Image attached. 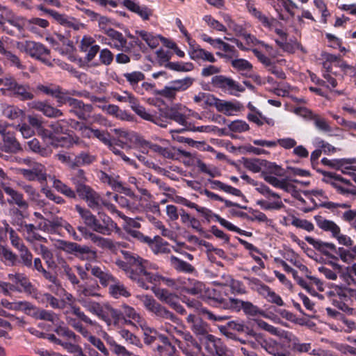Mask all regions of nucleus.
I'll return each mask as SVG.
<instances>
[{
	"label": "nucleus",
	"instance_id": "obj_1",
	"mask_svg": "<svg viewBox=\"0 0 356 356\" xmlns=\"http://www.w3.org/2000/svg\"><path fill=\"white\" fill-rule=\"evenodd\" d=\"M81 302L87 312L97 316L108 327H118L122 321L126 324H131V321L127 320L121 311L113 308L109 304L102 305L99 302Z\"/></svg>",
	"mask_w": 356,
	"mask_h": 356
},
{
	"label": "nucleus",
	"instance_id": "obj_2",
	"mask_svg": "<svg viewBox=\"0 0 356 356\" xmlns=\"http://www.w3.org/2000/svg\"><path fill=\"white\" fill-rule=\"evenodd\" d=\"M76 210L84 220L85 224L94 232L104 235L111 234L112 230L116 227V224L108 216H104L101 224L97 218L88 210L76 207Z\"/></svg>",
	"mask_w": 356,
	"mask_h": 356
},
{
	"label": "nucleus",
	"instance_id": "obj_3",
	"mask_svg": "<svg viewBox=\"0 0 356 356\" xmlns=\"http://www.w3.org/2000/svg\"><path fill=\"white\" fill-rule=\"evenodd\" d=\"M80 197L85 200L88 205L92 209H99L104 206L108 209H113V204L110 201L104 200L100 195L88 185H79L76 191Z\"/></svg>",
	"mask_w": 356,
	"mask_h": 356
},
{
	"label": "nucleus",
	"instance_id": "obj_4",
	"mask_svg": "<svg viewBox=\"0 0 356 356\" xmlns=\"http://www.w3.org/2000/svg\"><path fill=\"white\" fill-rule=\"evenodd\" d=\"M138 298L142 301L145 307L157 317L165 321H170L175 324H179V318L165 307L157 302L152 296L145 295Z\"/></svg>",
	"mask_w": 356,
	"mask_h": 356
},
{
	"label": "nucleus",
	"instance_id": "obj_5",
	"mask_svg": "<svg viewBox=\"0 0 356 356\" xmlns=\"http://www.w3.org/2000/svg\"><path fill=\"white\" fill-rule=\"evenodd\" d=\"M256 190L266 197V200L257 201V204L265 210H280L284 207V204L279 194L273 192L269 187L261 184Z\"/></svg>",
	"mask_w": 356,
	"mask_h": 356
},
{
	"label": "nucleus",
	"instance_id": "obj_6",
	"mask_svg": "<svg viewBox=\"0 0 356 356\" xmlns=\"http://www.w3.org/2000/svg\"><path fill=\"white\" fill-rule=\"evenodd\" d=\"M317 225L319 228L325 232H330L333 238H336L338 243L345 246H351L353 241L347 235L341 233V228L334 221L327 220L321 216L316 218Z\"/></svg>",
	"mask_w": 356,
	"mask_h": 356
},
{
	"label": "nucleus",
	"instance_id": "obj_7",
	"mask_svg": "<svg viewBox=\"0 0 356 356\" xmlns=\"http://www.w3.org/2000/svg\"><path fill=\"white\" fill-rule=\"evenodd\" d=\"M28 167V168H18L17 173L29 181H38L40 183L47 181V169L43 164L32 159Z\"/></svg>",
	"mask_w": 356,
	"mask_h": 356
},
{
	"label": "nucleus",
	"instance_id": "obj_8",
	"mask_svg": "<svg viewBox=\"0 0 356 356\" xmlns=\"http://www.w3.org/2000/svg\"><path fill=\"white\" fill-rule=\"evenodd\" d=\"M17 48L21 51L25 52L31 57L41 60L45 63H49L48 56L49 50L43 44L33 41L19 42L17 43Z\"/></svg>",
	"mask_w": 356,
	"mask_h": 356
},
{
	"label": "nucleus",
	"instance_id": "obj_9",
	"mask_svg": "<svg viewBox=\"0 0 356 356\" xmlns=\"http://www.w3.org/2000/svg\"><path fill=\"white\" fill-rule=\"evenodd\" d=\"M129 279L136 282L140 287L145 290L150 289L149 284L154 286L159 284V274L143 270V269H138L135 273L131 271Z\"/></svg>",
	"mask_w": 356,
	"mask_h": 356
},
{
	"label": "nucleus",
	"instance_id": "obj_10",
	"mask_svg": "<svg viewBox=\"0 0 356 356\" xmlns=\"http://www.w3.org/2000/svg\"><path fill=\"white\" fill-rule=\"evenodd\" d=\"M211 84L235 96L245 90L244 87L240 83L222 75L214 76L211 79Z\"/></svg>",
	"mask_w": 356,
	"mask_h": 356
},
{
	"label": "nucleus",
	"instance_id": "obj_11",
	"mask_svg": "<svg viewBox=\"0 0 356 356\" xmlns=\"http://www.w3.org/2000/svg\"><path fill=\"white\" fill-rule=\"evenodd\" d=\"M145 145L149 147L153 152L158 153L163 158L177 160L179 159L180 156H183L186 158H191L192 154L189 152L184 151L181 149H177L174 147H163L157 144H153L149 142H145Z\"/></svg>",
	"mask_w": 356,
	"mask_h": 356
},
{
	"label": "nucleus",
	"instance_id": "obj_12",
	"mask_svg": "<svg viewBox=\"0 0 356 356\" xmlns=\"http://www.w3.org/2000/svg\"><path fill=\"white\" fill-rule=\"evenodd\" d=\"M152 290L159 300L168 305L178 313L184 314L185 309L179 303V298L175 293L161 288L152 287Z\"/></svg>",
	"mask_w": 356,
	"mask_h": 356
},
{
	"label": "nucleus",
	"instance_id": "obj_13",
	"mask_svg": "<svg viewBox=\"0 0 356 356\" xmlns=\"http://www.w3.org/2000/svg\"><path fill=\"white\" fill-rule=\"evenodd\" d=\"M105 33L108 38H103L102 40V42L118 51H127L129 50L127 47V40L122 33L113 29H108L105 31Z\"/></svg>",
	"mask_w": 356,
	"mask_h": 356
},
{
	"label": "nucleus",
	"instance_id": "obj_14",
	"mask_svg": "<svg viewBox=\"0 0 356 356\" xmlns=\"http://www.w3.org/2000/svg\"><path fill=\"white\" fill-rule=\"evenodd\" d=\"M70 112L74 113L80 120H87L93 111L91 104H84L82 101L74 99H69Z\"/></svg>",
	"mask_w": 356,
	"mask_h": 356
},
{
	"label": "nucleus",
	"instance_id": "obj_15",
	"mask_svg": "<svg viewBox=\"0 0 356 356\" xmlns=\"http://www.w3.org/2000/svg\"><path fill=\"white\" fill-rule=\"evenodd\" d=\"M87 269H90L92 275L99 280L103 286H107L115 281L113 275L104 267L93 266L90 263H86Z\"/></svg>",
	"mask_w": 356,
	"mask_h": 356
},
{
	"label": "nucleus",
	"instance_id": "obj_16",
	"mask_svg": "<svg viewBox=\"0 0 356 356\" xmlns=\"http://www.w3.org/2000/svg\"><path fill=\"white\" fill-rule=\"evenodd\" d=\"M63 290L65 299H63L62 300H65L66 306L68 305L72 309V313L81 321H83L84 323L91 325H95V322L92 321L85 314V312L81 309V308L79 306L74 304L75 298L73 296V295L69 292H67L65 289Z\"/></svg>",
	"mask_w": 356,
	"mask_h": 356
},
{
	"label": "nucleus",
	"instance_id": "obj_17",
	"mask_svg": "<svg viewBox=\"0 0 356 356\" xmlns=\"http://www.w3.org/2000/svg\"><path fill=\"white\" fill-rule=\"evenodd\" d=\"M1 186L6 194L10 197L8 200L10 204H15L23 209H26L29 207V203L24 199L22 193L6 185L5 183H1Z\"/></svg>",
	"mask_w": 356,
	"mask_h": 356
},
{
	"label": "nucleus",
	"instance_id": "obj_18",
	"mask_svg": "<svg viewBox=\"0 0 356 356\" xmlns=\"http://www.w3.org/2000/svg\"><path fill=\"white\" fill-rule=\"evenodd\" d=\"M31 108L42 112L48 118H59L63 116V112L49 104L47 102L34 101L30 104Z\"/></svg>",
	"mask_w": 356,
	"mask_h": 356
},
{
	"label": "nucleus",
	"instance_id": "obj_19",
	"mask_svg": "<svg viewBox=\"0 0 356 356\" xmlns=\"http://www.w3.org/2000/svg\"><path fill=\"white\" fill-rule=\"evenodd\" d=\"M40 225L35 226L33 224H23L21 225V231L27 241L33 243L35 241L47 242V238L38 234Z\"/></svg>",
	"mask_w": 356,
	"mask_h": 356
},
{
	"label": "nucleus",
	"instance_id": "obj_20",
	"mask_svg": "<svg viewBox=\"0 0 356 356\" xmlns=\"http://www.w3.org/2000/svg\"><path fill=\"white\" fill-rule=\"evenodd\" d=\"M187 322L191 324V329L197 336L207 337L209 335V326L201 318L189 314L186 318Z\"/></svg>",
	"mask_w": 356,
	"mask_h": 356
},
{
	"label": "nucleus",
	"instance_id": "obj_21",
	"mask_svg": "<svg viewBox=\"0 0 356 356\" xmlns=\"http://www.w3.org/2000/svg\"><path fill=\"white\" fill-rule=\"evenodd\" d=\"M204 347L206 350L211 355L223 354L227 348L222 344L220 339L216 338L211 334H209L205 337Z\"/></svg>",
	"mask_w": 356,
	"mask_h": 356
},
{
	"label": "nucleus",
	"instance_id": "obj_22",
	"mask_svg": "<svg viewBox=\"0 0 356 356\" xmlns=\"http://www.w3.org/2000/svg\"><path fill=\"white\" fill-rule=\"evenodd\" d=\"M334 269L338 270L341 273V277L348 284H354L356 285V263L348 266L345 268L338 264L334 263Z\"/></svg>",
	"mask_w": 356,
	"mask_h": 356
},
{
	"label": "nucleus",
	"instance_id": "obj_23",
	"mask_svg": "<svg viewBox=\"0 0 356 356\" xmlns=\"http://www.w3.org/2000/svg\"><path fill=\"white\" fill-rule=\"evenodd\" d=\"M17 186H19L28 195L31 202L35 203L40 207H42L46 205L44 200H40V193L32 185L25 184L23 181H18Z\"/></svg>",
	"mask_w": 356,
	"mask_h": 356
},
{
	"label": "nucleus",
	"instance_id": "obj_24",
	"mask_svg": "<svg viewBox=\"0 0 356 356\" xmlns=\"http://www.w3.org/2000/svg\"><path fill=\"white\" fill-rule=\"evenodd\" d=\"M242 106L239 102H233L220 99L219 103L216 105V110L218 112L230 116L235 115L236 113L241 111Z\"/></svg>",
	"mask_w": 356,
	"mask_h": 356
},
{
	"label": "nucleus",
	"instance_id": "obj_25",
	"mask_svg": "<svg viewBox=\"0 0 356 356\" xmlns=\"http://www.w3.org/2000/svg\"><path fill=\"white\" fill-rule=\"evenodd\" d=\"M258 293L266 298L268 302L275 304L277 306H283L284 302L282 298L272 291L269 286L264 284H261L257 287Z\"/></svg>",
	"mask_w": 356,
	"mask_h": 356
},
{
	"label": "nucleus",
	"instance_id": "obj_26",
	"mask_svg": "<svg viewBox=\"0 0 356 356\" xmlns=\"http://www.w3.org/2000/svg\"><path fill=\"white\" fill-rule=\"evenodd\" d=\"M189 55L193 60H202L209 63H215L216 59L214 56L209 51H206L200 47H194L191 43Z\"/></svg>",
	"mask_w": 356,
	"mask_h": 356
},
{
	"label": "nucleus",
	"instance_id": "obj_27",
	"mask_svg": "<svg viewBox=\"0 0 356 356\" xmlns=\"http://www.w3.org/2000/svg\"><path fill=\"white\" fill-rule=\"evenodd\" d=\"M124 6L130 11L136 13L144 20L149 19L152 12L145 6H140L138 3L132 0H124Z\"/></svg>",
	"mask_w": 356,
	"mask_h": 356
},
{
	"label": "nucleus",
	"instance_id": "obj_28",
	"mask_svg": "<svg viewBox=\"0 0 356 356\" xmlns=\"http://www.w3.org/2000/svg\"><path fill=\"white\" fill-rule=\"evenodd\" d=\"M58 266L60 274L65 276L72 285H78L80 283L79 279L76 275L72 268L64 259H58Z\"/></svg>",
	"mask_w": 356,
	"mask_h": 356
},
{
	"label": "nucleus",
	"instance_id": "obj_29",
	"mask_svg": "<svg viewBox=\"0 0 356 356\" xmlns=\"http://www.w3.org/2000/svg\"><path fill=\"white\" fill-rule=\"evenodd\" d=\"M2 140L3 142V150L6 152L15 153L22 149L20 144L13 133L6 131L2 136Z\"/></svg>",
	"mask_w": 356,
	"mask_h": 356
},
{
	"label": "nucleus",
	"instance_id": "obj_30",
	"mask_svg": "<svg viewBox=\"0 0 356 356\" xmlns=\"http://www.w3.org/2000/svg\"><path fill=\"white\" fill-rule=\"evenodd\" d=\"M35 296V298L38 299L39 302L43 304H49L50 307L53 309H63L66 307L65 300H60L50 293H45L39 294V296H37L36 293Z\"/></svg>",
	"mask_w": 356,
	"mask_h": 356
},
{
	"label": "nucleus",
	"instance_id": "obj_31",
	"mask_svg": "<svg viewBox=\"0 0 356 356\" xmlns=\"http://www.w3.org/2000/svg\"><path fill=\"white\" fill-rule=\"evenodd\" d=\"M261 176L269 184L284 191L289 192L293 188L285 179H280L276 176L271 175L269 173H261Z\"/></svg>",
	"mask_w": 356,
	"mask_h": 356
},
{
	"label": "nucleus",
	"instance_id": "obj_32",
	"mask_svg": "<svg viewBox=\"0 0 356 356\" xmlns=\"http://www.w3.org/2000/svg\"><path fill=\"white\" fill-rule=\"evenodd\" d=\"M261 176L269 184L284 191L289 192L293 188L285 179H280L276 176L271 175L269 173H261Z\"/></svg>",
	"mask_w": 356,
	"mask_h": 356
},
{
	"label": "nucleus",
	"instance_id": "obj_33",
	"mask_svg": "<svg viewBox=\"0 0 356 356\" xmlns=\"http://www.w3.org/2000/svg\"><path fill=\"white\" fill-rule=\"evenodd\" d=\"M109 285V294L114 298H120L121 297L129 298L131 296V293L127 288L115 278V281Z\"/></svg>",
	"mask_w": 356,
	"mask_h": 356
},
{
	"label": "nucleus",
	"instance_id": "obj_34",
	"mask_svg": "<svg viewBox=\"0 0 356 356\" xmlns=\"http://www.w3.org/2000/svg\"><path fill=\"white\" fill-rule=\"evenodd\" d=\"M31 316L36 319L44 320L56 323L58 321L59 318L55 313L44 309H40L33 305Z\"/></svg>",
	"mask_w": 356,
	"mask_h": 356
},
{
	"label": "nucleus",
	"instance_id": "obj_35",
	"mask_svg": "<svg viewBox=\"0 0 356 356\" xmlns=\"http://www.w3.org/2000/svg\"><path fill=\"white\" fill-rule=\"evenodd\" d=\"M181 105L180 104L168 108L165 110V115L179 124L185 126L186 124V120L184 115L180 112L181 111Z\"/></svg>",
	"mask_w": 356,
	"mask_h": 356
},
{
	"label": "nucleus",
	"instance_id": "obj_36",
	"mask_svg": "<svg viewBox=\"0 0 356 356\" xmlns=\"http://www.w3.org/2000/svg\"><path fill=\"white\" fill-rule=\"evenodd\" d=\"M227 296L225 292V289L224 288L219 289H207V292L206 293L207 298L211 299L216 302L218 304V306L223 309V305L225 302H226L227 299L225 298V296Z\"/></svg>",
	"mask_w": 356,
	"mask_h": 356
},
{
	"label": "nucleus",
	"instance_id": "obj_37",
	"mask_svg": "<svg viewBox=\"0 0 356 356\" xmlns=\"http://www.w3.org/2000/svg\"><path fill=\"white\" fill-rule=\"evenodd\" d=\"M78 294V302L81 305V306L83 307V304L81 301H86V302H96L94 300H92L91 299L88 298V297H99L100 296V294L95 292L92 287L87 286L85 285H80L79 287V289L77 291Z\"/></svg>",
	"mask_w": 356,
	"mask_h": 356
},
{
	"label": "nucleus",
	"instance_id": "obj_38",
	"mask_svg": "<svg viewBox=\"0 0 356 356\" xmlns=\"http://www.w3.org/2000/svg\"><path fill=\"white\" fill-rule=\"evenodd\" d=\"M350 247L349 249L339 248L337 251L339 258L347 264H353L356 261V245Z\"/></svg>",
	"mask_w": 356,
	"mask_h": 356
},
{
	"label": "nucleus",
	"instance_id": "obj_39",
	"mask_svg": "<svg viewBox=\"0 0 356 356\" xmlns=\"http://www.w3.org/2000/svg\"><path fill=\"white\" fill-rule=\"evenodd\" d=\"M12 94L23 101L31 100L34 98L31 89L28 84L18 83Z\"/></svg>",
	"mask_w": 356,
	"mask_h": 356
},
{
	"label": "nucleus",
	"instance_id": "obj_40",
	"mask_svg": "<svg viewBox=\"0 0 356 356\" xmlns=\"http://www.w3.org/2000/svg\"><path fill=\"white\" fill-rule=\"evenodd\" d=\"M88 239H90L95 245L102 249L114 250L116 248L115 243L111 239L103 238L92 232L88 235Z\"/></svg>",
	"mask_w": 356,
	"mask_h": 356
},
{
	"label": "nucleus",
	"instance_id": "obj_41",
	"mask_svg": "<svg viewBox=\"0 0 356 356\" xmlns=\"http://www.w3.org/2000/svg\"><path fill=\"white\" fill-rule=\"evenodd\" d=\"M127 259L129 263L134 266H137L138 269H143V270L147 271L151 269H158V266L156 264L143 259L138 255H137V257H129Z\"/></svg>",
	"mask_w": 356,
	"mask_h": 356
},
{
	"label": "nucleus",
	"instance_id": "obj_42",
	"mask_svg": "<svg viewBox=\"0 0 356 356\" xmlns=\"http://www.w3.org/2000/svg\"><path fill=\"white\" fill-rule=\"evenodd\" d=\"M195 165L200 172L208 175L211 178L220 177L221 175V172L218 168L208 165L200 159L196 160Z\"/></svg>",
	"mask_w": 356,
	"mask_h": 356
},
{
	"label": "nucleus",
	"instance_id": "obj_43",
	"mask_svg": "<svg viewBox=\"0 0 356 356\" xmlns=\"http://www.w3.org/2000/svg\"><path fill=\"white\" fill-rule=\"evenodd\" d=\"M124 257L125 259V261H122L120 259H117L115 261V264L122 269L127 274V277L129 278L130 272L132 271L133 273H135L136 270H138L137 266H134L132 264L129 263L128 261L129 257H137L136 254H131L129 252H124Z\"/></svg>",
	"mask_w": 356,
	"mask_h": 356
},
{
	"label": "nucleus",
	"instance_id": "obj_44",
	"mask_svg": "<svg viewBox=\"0 0 356 356\" xmlns=\"http://www.w3.org/2000/svg\"><path fill=\"white\" fill-rule=\"evenodd\" d=\"M208 181L211 184V188L213 189L218 188L225 191V193L232 194L236 196H240L241 195V192L240 190L235 188L231 186L227 185L221 182L220 181L208 179Z\"/></svg>",
	"mask_w": 356,
	"mask_h": 356
},
{
	"label": "nucleus",
	"instance_id": "obj_45",
	"mask_svg": "<svg viewBox=\"0 0 356 356\" xmlns=\"http://www.w3.org/2000/svg\"><path fill=\"white\" fill-rule=\"evenodd\" d=\"M194 82V79L191 77H186L182 79H177L172 81L170 83V85L173 88L175 92L184 91L187 90Z\"/></svg>",
	"mask_w": 356,
	"mask_h": 356
},
{
	"label": "nucleus",
	"instance_id": "obj_46",
	"mask_svg": "<svg viewBox=\"0 0 356 356\" xmlns=\"http://www.w3.org/2000/svg\"><path fill=\"white\" fill-rule=\"evenodd\" d=\"M264 349L273 356H288L282 350V346L273 339H268V343Z\"/></svg>",
	"mask_w": 356,
	"mask_h": 356
},
{
	"label": "nucleus",
	"instance_id": "obj_47",
	"mask_svg": "<svg viewBox=\"0 0 356 356\" xmlns=\"http://www.w3.org/2000/svg\"><path fill=\"white\" fill-rule=\"evenodd\" d=\"M76 257L81 261H92L97 258V253L87 245H81L80 252L76 254Z\"/></svg>",
	"mask_w": 356,
	"mask_h": 356
},
{
	"label": "nucleus",
	"instance_id": "obj_48",
	"mask_svg": "<svg viewBox=\"0 0 356 356\" xmlns=\"http://www.w3.org/2000/svg\"><path fill=\"white\" fill-rule=\"evenodd\" d=\"M171 265L179 271L186 273H193L195 270L193 266L190 264L178 259L175 256H171L170 258Z\"/></svg>",
	"mask_w": 356,
	"mask_h": 356
},
{
	"label": "nucleus",
	"instance_id": "obj_49",
	"mask_svg": "<svg viewBox=\"0 0 356 356\" xmlns=\"http://www.w3.org/2000/svg\"><path fill=\"white\" fill-rule=\"evenodd\" d=\"M247 7L249 13L256 17L262 24L266 27H270L272 25V21L270 20L266 15L261 11L257 10L253 4L250 2L247 3Z\"/></svg>",
	"mask_w": 356,
	"mask_h": 356
},
{
	"label": "nucleus",
	"instance_id": "obj_50",
	"mask_svg": "<svg viewBox=\"0 0 356 356\" xmlns=\"http://www.w3.org/2000/svg\"><path fill=\"white\" fill-rule=\"evenodd\" d=\"M5 117L10 120L19 119L24 115V112L13 105H6L3 109Z\"/></svg>",
	"mask_w": 356,
	"mask_h": 356
},
{
	"label": "nucleus",
	"instance_id": "obj_51",
	"mask_svg": "<svg viewBox=\"0 0 356 356\" xmlns=\"http://www.w3.org/2000/svg\"><path fill=\"white\" fill-rule=\"evenodd\" d=\"M207 289L203 282L195 281L192 286L186 287L185 291L191 295L205 297Z\"/></svg>",
	"mask_w": 356,
	"mask_h": 356
},
{
	"label": "nucleus",
	"instance_id": "obj_52",
	"mask_svg": "<svg viewBox=\"0 0 356 356\" xmlns=\"http://www.w3.org/2000/svg\"><path fill=\"white\" fill-rule=\"evenodd\" d=\"M123 316L134 321L137 323H138L140 326L143 323V318L140 316V315L131 307L124 305L122 306V312Z\"/></svg>",
	"mask_w": 356,
	"mask_h": 356
},
{
	"label": "nucleus",
	"instance_id": "obj_53",
	"mask_svg": "<svg viewBox=\"0 0 356 356\" xmlns=\"http://www.w3.org/2000/svg\"><path fill=\"white\" fill-rule=\"evenodd\" d=\"M124 77L131 86V87L135 89L138 83L145 79V74L141 72L134 71L124 73Z\"/></svg>",
	"mask_w": 356,
	"mask_h": 356
},
{
	"label": "nucleus",
	"instance_id": "obj_54",
	"mask_svg": "<svg viewBox=\"0 0 356 356\" xmlns=\"http://www.w3.org/2000/svg\"><path fill=\"white\" fill-rule=\"evenodd\" d=\"M86 338L92 345H93L95 348H97L104 355L108 356L109 351L104 346L102 341L96 337L95 336L91 334L90 332L86 336Z\"/></svg>",
	"mask_w": 356,
	"mask_h": 356
},
{
	"label": "nucleus",
	"instance_id": "obj_55",
	"mask_svg": "<svg viewBox=\"0 0 356 356\" xmlns=\"http://www.w3.org/2000/svg\"><path fill=\"white\" fill-rule=\"evenodd\" d=\"M286 339H288L290 341H292V349L294 351L298 352V353H307L308 352L311 348V344L308 343H300L298 342V340L296 337L294 336H292L291 334H286L285 337Z\"/></svg>",
	"mask_w": 356,
	"mask_h": 356
},
{
	"label": "nucleus",
	"instance_id": "obj_56",
	"mask_svg": "<svg viewBox=\"0 0 356 356\" xmlns=\"http://www.w3.org/2000/svg\"><path fill=\"white\" fill-rule=\"evenodd\" d=\"M54 187L60 193L70 198H75V192L69 186L64 183L61 182L58 179H54L53 182Z\"/></svg>",
	"mask_w": 356,
	"mask_h": 356
},
{
	"label": "nucleus",
	"instance_id": "obj_57",
	"mask_svg": "<svg viewBox=\"0 0 356 356\" xmlns=\"http://www.w3.org/2000/svg\"><path fill=\"white\" fill-rule=\"evenodd\" d=\"M266 170L261 173H269L271 175L277 177H283L285 175L284 170L280 165L274 163L264 161Z\"/></svg>",
	"mask_w": 356,
	"mask_h": 356
},
{
	"label": "nucleus",
	"instance_id": "obj_58",
	"mask_svg": "<svg viewBox=\"0 0 356 356\" xmlns=\"http://www.w3.org/2000/svg\"><path fill=\"white\" fill-rule=\"evenodd\" d=\"M136 34L145 40L147 45L152 49L156 48L159 44V38L145 31H136Z\"/></svg>",
	"mask_w": 356,
	"mask_h": 356
},
{
	"label": "nucleus",
	"instance_id": "obj_59",
	"mask_svg": "<svg viewBox=\"0 0 356 356\" xmlns=\"http://www.w3.org/2000/svg\"><path fill=\"white\" fill-rule=\"evenodd\" d=\"M111 97L120 102H129L131 107L134 104L137 99L128 91H123L122 94L116 92H111Z\"/></svg>",
	"mask_w": 356,
	"mask_h": 356
},
{
	"label": "nucleus",
	"instance_id": "obj_60",
	"mask_svg": "<svg viewBox=\"0 0 356 356\" xmlns=\"http://www.w3.org/2000/svg\"><path fill=\"white\" fill-rule=\"evenodd\" d=\"M355 289L350 288H346L335 285L333 287V290L330 292V294H334L338 296L341 299L346 300L348 297H352L355 293Z\"/></svg>",
	"mask_w": 356,
	"mask_h": 356
},
{
	"label": "nucleus",
	"instance_id": "obj_61",
	"mask_svg": "<svg viewBox=\"0 0 356 356\" xmlns=\"http://www.w3.org/2000/svg\"><path fill=\"white\" fill-rule=\"evenodd\" d=\"M95 160V156L87 152H83L75 156L76 168L80 165H89Z\"/></svg>",
	"mask_w": 356,
	"mask_h": 356
},
{
	"label": "nucleus",
	"instance_id": "obj_62",
	"mask_svg": "<svg viewBox=\"0 0 356 356\" xmlns=\"http://www.w3.org/2000/svg\"><path fill=\"white\" fill-rule=\"evenodd\" d=\"M18 286H20L24 291L28 293L30 295L33 296L36 294V289L31 283L29 278L23 273L18 280Z\"/></svg>",
	"mask_w": 356,
	"mask_h": 356
},
{
	"label": "nucleus",
	"instance_id": "obj_63",
	"mask_svg": "<svg viewBox=\"0 0 356 356\" xmlns=\"http://www.w3.org/2000/svg\"><path fill=\"white\" fill-rule=\"evenodd\" d=\"M18 286H20L24 291L28 293L30 295L33 296L36 294V289L31 283L29 278L23 273L18 280Z\"/></svg>",
	"mask_w": 356,
	"mask_h": 356
},
{
	"label": "nucleus",
	"instance_id": "obj_64",
	"mask_svg": "<svg viewBox=\"0 0 356 356\" xmlns=\"http://www.w3.org/2000/svg\"><path fill=\"white\" fill-rule=\"evenodd\" d=\"M54 331L58 335L63 337L65 338L66 339L72 340L74 341H77L78 337L75 334V333L74 332L70 330L66 326H62V325L57 326Z\"/></svg>",
	"mask_w": 356,
	"mask_h": 356
}]
</instances>
